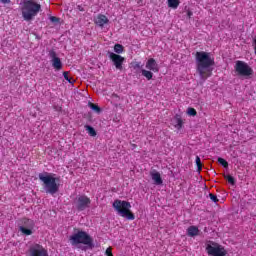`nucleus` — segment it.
Listing matches in <instances>:
<instances>
[{"label":"nucleus","mask_w":256,"mask_h":256,"mask_svg":"<svg viewBox=\"0 0 256 256\" xmlns=\"http://www.w3.org/2000/svg\"><path fill=\"white\" fill-rule=\"evenodd\" d=\"M215 58L211 57V53L200 51L196 52V71L202 81H207L213 75V67Z\"/></svg>","instance_id":"nucleus-1"},{"label":"nucleus","mask_w":256,"mask_h":256,"mask_svg":"<svg viewBox=\"0 0 256 256\" xmlns=\"http://www.w3.org/2000/svg\"><path fill=\"white\" fill-rule=\"evenodd\" d=\"M40 181L43 182L42 186L45 193L49 195H55V193L59 192V184L57 183V178L48 172L40 173L38 175Z\"/></svg>","instance_id":"nucleus-2"},{"label":"nucleus","mask_w":256,"mask_h":256,"mask_svg":"<svg viewBox=\"0 0 256 256\" xmlns=\"http://www.w3.org/2000/svg\"><path fill=\"white\" fill-rule=\"evenodd\" d=\"M41 11V4L33 1L26 0L22 6V17L24 21H33Z\"/></svg>","instance_id":"nucleus-3"},{"label":"nucleus","mask_w":256,"mask_h":256,"mask_svg":"<svg viewBox=\"0 0 256 256\" xmlns=\"http://www.w3.org/2000/svg\"><path fill=\"white\" fill-rule=\"evenodd\" d=\"M112 207L117 211L120 217L128 219V221H134L135 214L131 212V203L125 200H115L112 204Z\"/></svg>","instance_id":"nucleus-4"},{"label":"nucleus","mask_w":256,"mask_h":256,"mask_svg":"<svg viewBox=\"0 0 256 256\" xmlns=\"http://www.w3.org/2000/svg\"><path fill=\"white\" fill-rule=\"evenodd\" d=\"M205 249L208 256H227L225 247L215 241H206Z\"/></svg>","instance_id":"nucleus-5"},{"label":"nucleus","mask_w":256,"mask_h":256,"mask_svg":"<svg viewBox=\"0 0 256 256\" xmlns=\"http://www.w3.org/2000/svg\"><path fill=\"white\" fill-rule=\"evenodd\" d=\"M72 245H93V238L85 231H78L76 234L70 236Z\"/></svg>","instance_id":"nucleus-6"},{"label":"nucleus","mask_w":256,"mask_h":256,"mask_svg":"<svg viewBox=\"0 0 256 256\" xmlns=\"http://www.w3.org/2000/svg\"><path fill=\"white\" fill-rule=\"evenodd\" d=\"M234 69L240 77H250V75H253V68L245 61L237 60Z\"/></svg>","instance_id":"nucleus-7"},{"label":"nucleus","mask_w":256,"mask_h":256,"mask_svg":"<svg viewBox=\"0 0 256 256\" xmlns=\"http://www.w3.org/2000/svg\"><path fill=\"white\" fill-rule=\"evenodd\" d=\"M74 205L77 211H85V209L91 207V198L87 195H79L75 198Z\"/></svg>","instance_id":"nucleus-8"},{"label":"nucleus","mask_w":256,"mask_h":256,"mask_svg":"<svg viewBox=\"0 0 256 256\" xmlns=\"http://www.w3.org/2000/svg\"><path fill=\"white\" fill-rule=\"evenodd\" d=\"M28 252L30 256H49V252L41 244H32Z\"/></svg>","instance_id":"nucleus-9"},{"label":"nucleus","mask_w":256,"mask_h":256,"mask_svg":"<svg viewBox=\"0 0 256 256\" xmlns=\"http://www.w3.org/2000/svg\"><path fill=\"white\" fill-rule=\"evenodd\" d=\"M109 59L118 71H123V63H125V58L123 56L110 52Z\"/></svg>","instance_id":"nucleus-10"},{"label":"nucleus","mask_w":256,"mask_h":256,"mask_svg":"<svg viewBox=\"0 0 256 256\" xmlns=\"http://www.w3.org/2000/svg\"><path fill=\"white\" fill-rule=\"evenodd\" d=\"M49 57L51 58L52 67L55 71H61V69H63V62H61V58L57 57V52L51 50L49 52Z\"/></svg>","instance_id":"nucleus-11"},{"label":"nucleus","mask_w":256,"mask_h":256,"mask_svg":"<svg viewBox=\"0 0 256 256\" xmlns=\"http://www.w3.org/2000/svg\"><path fill=\"white\" fill-rule=\"evenodd\" d=\"M146 69H148V71H152L153 73H159V64H157L155 58L148 59L146 62Z\"/></svg>","instance_id":"nucleus-12"},{"label":"nucleus","mask_w":256,"mask_h":256,"mask_svg":"<svg viewBox=\"0 0 256 256\" xmlns=\"http://www.w3.org/2000/svg\"><path fill=\"white\" fill-rule=\"evenodd\" d=\"M94 23L95 25H97L98 27H105V25H107V23H109V18H107V16L103 15V14H98L96 18H94Z\"/></svg>","instance_id":"nucleus-13"},{"label":"nucleus","mask_w":256,"mask_h":256,"mask_svg":"<svg viewBox=\"0 0 256 256\" xmlns=\"http://www.w3.org/2000/svg\"><path fill=\"white\" fill-rule=\"evenodd\" d=\"M150 175L155 185H163V178H161V173L158 171H153L150 173Z\"/></svg>","instance_id":"nucleus-14"},{"label":"nucleus","mask_w":256,"mask_h":256,"mask_svg":"<svg viewBox=\"0 0 256 256\" xmlns=\"http://www.w3.org/2000/svg\"><path fill=\"white\" fill-rule=\"evenodd\" d=\"M187 235H188V237H197V235H199V227H197V226L188 227Z\"/></svg>","instance_id":"nucleus-15"},{"label":"nucleus","mask_w":256,"mask_h":256,"mask_svg":"<svg viewBox=\"0 0 256 256\" xmlns=\"http://www.w3.org/2000/svg\"><path fill=\"white\" fill-rule=\"evenodd\" d=\"M84 127L90 137H97V131H95V128H93V126L85 125Z\"/></svg>","instance_id":"nucleus-16"},{"label":"nucleus","mask_w":256,"mask_h":256,"mask_svg":"<svg viewBox=\"0 0 256 256\" xmlns=\"http://www.w3.org/2000/svg\"><path fill=\"white\" fill-rule=\"evenodd\" d=\"M167 3H168V7H170V9H177V7H179V5L181 4V1L167 0Z\"/></svg>","instance_id":"nucleus-17"},{"label":"nucleus","mask_w":256,"mask_h":256,"mask_svg":"<svg viewBox=\"0 0 256 256\" xmlns=\"http://www.w3.org/2000/svg\"><path fill=\"white\" fill-rule=\"evenodd\" d=\"M141 73L143 77L147 78L148 81H151V79H153V72H151V70L142 69Z\"/></svg>","instance_id":"nucleus-18"},{"label":"nucleus","mask_w":256,"mask_h":256,"mask_svg":"<svg viewBox=\"0 0 256 256\" xmlns=\"http://www.w3.org/2000/svg\"><path fill=\"white\" fill-rule=\"evenodd\" d=\"M175 119H176L175 128L178 130L183 129V119H181V116L176 115Z\"/></svg>","instance_id":"nucleus-19"},{"label":"nucleus","mask_w":256,"mask_h":256,"mask_svg":"<svg viewBox=\"0 0 256 256\" xmlns=\"http://www.w3.org/2000/svg\"><path fill=\"white\" fill-rule=\"evenodd\" d=\"M114 51L117 53V55H121L125 51V48L121 44H115L114 45Z\"/></svg>","instance_id":"nucleus-20"},{"label":"nucleus","mask_w":256,"mask_h":256,"mask_svg":"<svg viewBox=\"0 0 256 256\" xmlns=\"http://www.w3.org/2000/svg\"><path fill=\"white\" fill-rule=\"evenodd\" d=\"M88 107H90L92 111H96V113H101V108L97 104H94L93 102H89Z\"/></svg>","instance_id":"nucleus-21"},{"label":"nucleus","mask_w":256,"mask_h":256,"mask_svg":"<svg viewBox=\"0 0 256 256\" xmlns=\"http://www.w3.org/2000/svg\"><path fill=\"white\" fill-rule=\"evenodd\" d=\"M224 179L230 183V185H235V178L229 174H224L223 175Z\"/></svg>","instance_id":"nucleus-22"},{"label":"nucleus","mask_w":256,"mask_h":256,"mask_svg":"<svg viewBox=\"0 0 256 256\" xmlns=\"http://www.w3.org/2000/svg\"><path fill=\"white\" fill-rule=\"evenodd\" d=\"M20 231L24 235H33V231L31 229L23 227V226L20 227Z\"/></svg>","instance_id":"nucleus-23"},{"label":"nucleus","mask_w":256,"mask_h":256,"mask_svg":"<svg viewBox=\"0 0 256 256\" xmlns=\"http://www.w3.org/2000/svg\"><path fill=\"white\" fill-rule=\"evenodd\" d=\"M218 163H220V165H222V167H224L225 169H227V167H229V162H227V160L219 157L218 158Z\"/></svg>","instance_id":"nucleus-24"},{"label":"nucleus","mask_w":256,"mask_h":256,"mask_svg":"<svg viewBox=\"0 0 256 256\" xmlns=\"http://www.w3.org/2000/svg\"><path fill=\"white\" fill-rule=\"evenodd\" d=\"M131 67L132 69H134V71H138L139 69H141L142 65L141 62H132Z\"/></svg>","instance_id":"nucleus-25"},{"label":"nucleus","mask_w":256,"mask_h":256,"mask_svg":"<svg viewBox=\"0 0 256 256\" xmlns=\"http://www.w3.org/2000/svg\"><path fill=\"white\" fill-rule=\"evenodd\" d=\"M196 165H197L198 171H202L203 163H201V158L199 156H196Z\"/></svg>","instance_id":"nucleus-26"},{"label":"nucleus","mask_w":256,"mask_h":256,"mask_svg":"<svg viewBox=\"0 0 256 256\" xmlns=\"http://www.w3.org/2000/svg\"><path fill=\"white\" fill-rule=\"evenodd\" d=\"M63 77L68 83H74L75 81L72 77H69V72H63Z\"/></svg>","instance_id":"nucleus-27"},{"label":"nucleus","mask_w":256,"mask_h":256,"mask_svg":"<svg viewBox=\"0 0 256 256\" xmlns=\"http://www.w3.org/2000/svg\"><path fill=\"white\" fill-rule=\"evenodd\" d=\"M187 113H188V115H190L191 117H195V115H197V110H195V108H188Z\"/></svg>","instance_id":"nucleus-28"},{"label":"nucleus","mask_w":256,"mask_h":256,"mask_svg":"<svg viewBox=\"0 0 256 256\" xmlns=\"http://www.w3.org/2000/svg\"><path fill=\"white\" fill-rule=\"evenodd\" d=\"M209 197H210L211 201H213L214 203H219V198H217V195L210 193Z\"/></svg>","instance_id":"nucleus-29"},{"label":"nucleus","mask_w":256,"mask_h":256,"mask_svg":"<svg viewBox=\"0 0 256 256\" xmlns=\"http://www.w3.org/2000/svg\"><path fill=\"white\" fill-rule=\"evenodd\" d=\"M105 255H106V256H114V255H113V248L108 247V248L106 249V251H105Z\"/></svg>","instance_id":"nucleus-30"},{"label":"nucleus","mask_w":256,"mask_h":256,"mask_svg":"<svg viewBox=\"0 0 256 256\" xmlns=\"http://www.w3.org/2000/svg\"><path fill=\"white\" fill-rule=\"evenodd\" d=\"M50 21H51L52 23H59V18H57V17H55V16H51V17H50Z\"/></svg>","instance_id":"nucleus-31"},{"label":"nucleus","mask_w":256,"mask_h":256,"mask_svg":"<svg viewBox=\"0 0 256 256\" xmlns=\"http://www.w3.org/2000/svg\"><path fill=\"white\" fill-rule=\"evenodd\" d=\"M24 223H29V225L33 227V220L31 219H24Z\"/></svg>","instance_id":"nucleus-32"},{"label":"nucleus","mask_w":256,"mask_h":256,"mask_svg":"<svg viewBox=\"0 0 256 256\" xmlns=\"http://www.w3.org/2000/svg\"><path fill=\"white\" fill-rule=\"evenodd\" d=\"M0 3L7 5V4L11 3V0H0Z\"/></svg>","instance_id":"nucleus-33"},{"label":"nucleus","mask_w":256,"mask_h":256,"mask_svg":"<svg viewBox=\"0 0 256 256\" xmlns=\"http://www.w3.org/2000/svg\"><path fill=\"white\" fill-rule=\"evenodd\" d=\"M187 15H188V17H192V16H193V12L188 11V12H187Z\"/></svg>","instance_id":"nucleus-34"},{"label":"nucleus","mask_w":256,"mask_h":256,"mask_svg":"<svg viewBox=\"0 0 256 256\" xmlns=\"http://www.w3.org/2000/svg\"><path fill=\"white\" fill-rule=\"evenodd\" d=\"M133 149H137V144H131Z\"/></svg>","instance_id":"nucleus-35"},{"label":"nucleus","mask_w":256,"mask_h":256,"mask_svg":"<svg viewBox=\"0 0 256 256\" xmlns=\"http://www.w3.org/2000/svg\"><path fill=\"white\" fill-rule=\"evenodd\" d=\"M114 96L119 97V96H118V95H116V94H115Z\"/></svg>","instance_id":"nucleus-36"},{"label":"nucleus","mask_w":256,"mask_h":256,"mask_svg":"<svg viewBox=\"0 0 256 256\" xmlns=\"http://www.w3.org/2000/svg\"><path fill=\"white\" fill-rule=\"evenodd\" d=\"M81 11H83V9L80 8Z\"/></svg>","instance_id":"nucleus-37"},{"label":"nucleus","mask_w":256,"mask_h":256,"mask_svg":"<svg viewBox=\"0 0 256 256\" xmlns=\"http://www.w3.org/2000/svg\"><path fill=\"white\" fill-rule=\"evenodd\" d=\"M81 11H83V9L80 8Z\"/></svg>","instance_id":"nucleus-38"}]
</instances>
